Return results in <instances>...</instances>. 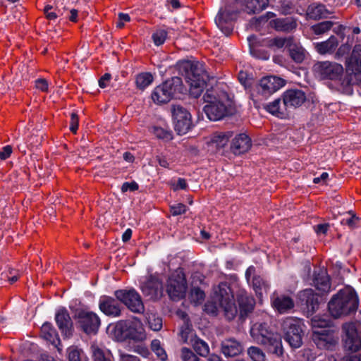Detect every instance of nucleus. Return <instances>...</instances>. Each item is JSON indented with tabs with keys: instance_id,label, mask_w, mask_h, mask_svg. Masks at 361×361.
Listing matches in <instances>:
<instances>
[{
	"instance_id": "f257e3e1",
	"label": "nucleus",
	"mask_w": 361,
	"mask_h": 361,
	"mask_svg": "<svg viewBox=\"0 0 361 361\" xmlns=\"http://www.w3.org/2000/svg\"><path fill=\"white\" fill-rule=\"evenodd\" d=\"M359 298L355 290L346 286L334 295L328 303L329 314L342 319L354 314L358 308Z\"/></svg>"
},
{
	"instance_id": "f03ea898",
	"label": "nucleus",
	"mask_w": 361,
	"mask_h": 361,
	"mask_svg": "<svg viewBox=\"0 0 361 361\" xmlns=\"http://www.w3.org/2000/svg\"><path fill=\"white\" fill-rule=\"evenodd\" d=\"M203 99L207 103L204 112L211 121L220 120L232 112V100L225 92L212 87L207 90Z\"/></svg>"
},
{
	"instance_id": "7ed1b4c3",
	"label": "nucleus",
	"mask_w": 361,
	"mask_h": 361,
	"mask_svg": "<svg viewBox=\"0 0 361 361\" xmlns=\"http://www.w3.org/2000/svg\"><path fill=\"white\" fill-rule=\"evenodd\" d=\"M183 70L190 94L195 98L200 97L209 80L204 66L200 63L186 62L183 65Z\"/></svg>"
},
{
	"instance_id": "20e7f679",
	"label": "nucleus",
	"mask_w": 361,
	"mask_h": 361,
	"mask_svg": "<svg viewBox=\"0 0 361 361\" xmlns=\"http://www.w3.org/2000/svg\"><path fill=\"white\" fill-rule=\"evenodd\" d=\"M250 335L256 343L272 347L274 353L277 355L283 353L280 336L270 331L267 324L262 323L253 324L250 329Z\"/></svg>"
},
{
	"instance_id": "39448f33",
	"label": "nucleus",
	"mask_w": 361,
	"mask_h": 361,
	"mask_svg": "<svg viewBox=\"0 0 361 361\" xmlns=\"http://www.w3.org/2000/svg\"><path fill=\"white\" fill-rule=\"evenodd\" d=\"M115 334L121 341L129 338L135 341H142L147 338L144 326L137 318L118 322L115 326Z\"/></svg>"
},
{
	"instance_id": "423d86ee",
	"label": "nucleus",
	"mask_w": 361,
	"mask_h": 361,
	"mask_svg": "<svg viewBox=\"0 0 361 361\" xmlns=\"http://www.w3.org/2000/svg\"><path fill=\"white\" fill-rule=\"evenodd\" d=\"M214 300L219 304V307L223 310L228 319H233L235 317L238 308L233 300L231 289L226 283L219 285L215 290Z\"/></svg>"
},
{
	"instance_id": "0eeeda50",
	"label": "nucleus",
	"mask_w": 361,
	"mask_h": 361,
	"mask_svg": "<svg viewBox=\"0 0 361 361\" xmlns=\"http://www.w3.org/2000/svg\"><path fill=\"white\" fill-rule=\"evenodd\" d=\"M301 321L294 318H286L282 324L284 340L293 348H298L302 344L304 333Z\"/></svg>"
},
{
	"instance_id": "6e6552de",
	"label": "nucleus",
	"mask_w": 361,
	"mask_h": 361,
	"mask_svg": "<svg viewBox=\"0 0 361 361\" xmlns=\"http://www.w3.org/2000/svg\"><path fill=\"white\" fill-rule=\"evenodd\" d=\"M181 79L175 77L155 87L152 99L157 104L169 102L177 92H181Z\"/></svg>"
},
{
	"instance_id": "1a4fd4ad",
	"label": "nucleus",
	"mask_w": 361,
	"mask_h": 361,
	"mask_svg": "<svg viewBox=\"0 0 361 361\" xmlns=\"http://www.w3.org/2000/svg\"><path fill=\"white\" fill-rule=\"evenodd\" d=\"M341 338L344 348L350 352L361 349V330L356 322H345L341 327Z\"/></svg>"
},
{
	"instance_id": "9d476101",
	"label": "nucleus",
	"mask_w": 361,
	"mask_h": 361,
	"mask_svg": "<svg viewBox=\"0 0 361 361\" xmlns=\"http://www.w3.org/2000/svg\"><path fill=\"white\" fill-rule=\"evenodd\" d=\"M187 282L182 269H178L169 277L166 292L171 299L179 300L183 298L187 290Z\"/></svg>"
},
{
	"instance_id": "9b49d317",
	"label": "nucleus",
	"mask_w": 361,
	"mask_h": 361,
	"mask_svg": "<svg viewBox=\"0 0 361 361\" xmlns=\"http://www.w3.org/2000/svg\"><path fill=\"white\" fill-rule=\"evenodd\" d=\"M284 85V81L276 76H267L262 78L257 86L256 101L266 99L269 95L276 92Z\"/></svg>"
},
{
	"instance_id": "f8f14e48",
	"label": "nucleus",
	"mask_w": 361,
	"mask_h": 361,
	"mask_svg": "<svg viewBox=\"0 0 361 361\" xmlns=\"http://www.w3.org/2000/svg\"><path fill=\"white\" fill-rule=\"evenodd\" d=\"M115 296L133 312L141 313L145 310L140 295L134 289L116 290Z\"/></svg>"
},
{
	"instance_id": "ddd939ff",
	"label": "nucleus",
	"mask_w": 361,
	"mask_h": 361,
	"mask_svg": "<svg viewBox=\"0 0 361 361\" xmlns=\"http://www.w3.org/2000/svg\"><path fill=\"white\" fill-rule=\"evenodd\" d=\"M174 129L179 135L186 134L192 126L190 113L179 105L173 106L172 110Z\"/></svg>"
},
{
	"instance_id": "4468645a",
	"label": "nucleus",
	"mask_w": 361,
	"mask_h": 361,
	"mask_svg": "<svg viewBox=\"0 0 361 361\" xmlns=\"http://www.w3.org/2000/svg\"><path fill=\"white\" fill-rule=\"evenodd\" d=\"M312 338L318 348L325 350H332L338 341V338L334 331L324 328L314 330Z\"/></svg>"
},
{
	"instance_id": "2eb2a0df",
	"label": "nucleus",
	"mask_w": 361,
	"mask_h": 361,
	"mask_svg": "<svg viewBox=\"0 0 361 361\" xmlns=\"http://www.w3.org/2000/svg\"><path fill=\"white\" fill-rule=\"evenodd\" d=\"M236 16V10L231 5H226L220 8L215 18V23L222 32L228 35L233 30V23Z\"/></svg>"
},
{
	"instance_id": "dca6fc26",
	"label": "nucleus",
	"mask_w": 361,
	"mask_h": 361,
	"mask_svg": "<svg viewBox=\"0 0 361 361\" xmlns=\"http://www.w3.org/2000/svg\"><path fill=\"white\" fill-rule=\"evenodd\" d=\"M314 73L322 79H337L343 73L341 64L334 62L323 61L315 63L313 66Z\"/></svg>"
},
{
	"instance_id": "f3484780",
	"label": "nucleus",
	"mask_w": 361,
	"mask_h": 361,
	"mask_svg": "<svg viewBox=\"0 0 361 361\" xmlns=\"http://www.w3.org/2000/svg\"><path fill=\"white\" fill-rule=\"evenodd\" d=\"M77 318L81 328L86 334H96L97 332L101 322L96 313L80 310L77 314Z\"/></svg>"
},
{
	"instance_id": "a211bd4d",
	"label": "nucleus",
	"mask_w": 361,
	"mask_h": 361,
	"mask_svg": "<svg viewBox=\"0 0 361 361\" xmlns=\"http://www.w3.org/2000/svg\"><path fill=\"white\" fill-rule=\"evenodd\" d=\"M232 137L231 131L217 132L208 137L206 143L209 150L219 152L224 149Z\"/></svg>"
},
{
	"instance_id": "6ab92c4d",
	"label": "nucleus",
	"mask_w": 361,
	"mask_h": 361,
	"mask_svg": "<svg viewBox=\"0 0 361 361\" xmlns=\"http://www.w3.org/2000/svg\"><path fill=\"white\" fill-rule=\"evenodd\" d=\"M284 105L288 111L300 106L306 100L305 92L300 90L291 89L286 90L283 94Z\"/></svg>"
},
{
	"instance_id": "aec40b11",
	"label": "nucleus",
	"mask_w": 361,
	"mask_h": 361,
	"mask_svg": "<svg viewBox=\"0 0 361 361\" xmlns=\"http://www.w3.org/2000/svg\"><path fill=\"white\" fill-rule=\"evenodd\" d=\"M252 145L251 140L245 133L236 135L231 140L230 151L234 155H240L249 151Z\"/></svg>"
},
{
	"instance_id": "412c9836",
	"label": "nucleus",
	"mask_w": 361,
	"mask_h": 361,
	"mask_svg": "<svg viewBox=\"0 0 361 361\" xmlns=\"http://www.w3.org/2000/svg\"><path fill=\"white\" fill-rule=\"evenodd\" d=\"M142 293L150 299H156L162 294V283L154 276H149L141 285Z\"/></svg>"
},
{
	"instance_id": "4be33fe9",
	"label": "nucleus",
	"mask_w": 361,
	"mask_h": 361,
	"mask_svg": "<svg viewBox=\"0 0 361 361\" xmlns=\"http://www.w3.org/2000/svg\"><path fill=\"white\" fill-rule=\"evenodd\" d=\"M99 310L106 315L119 317L121 315V306L118 301L109 296H102L99 302Z\"/></svg>"
},
{
	"instance_id": "5701e85b",
	"label": "nucleus",
	"mask_w": 361,
	"mask_h": 361,
	"mask_svg": "<svg viewBox=\"0 0 361 361\" xmlns=\"http://www.w3.org/2000/svg\"><path fill=\"white\" fill-rule=\"evenodd\" d=\"M347 70L358 78H361V46L354 47L350 57L346 62Z\"/></svg>"
},
{
	"instance_id": "b1692460",
	"label": "nucleus",
	"mask_w": 361,
	"mask_h": 361,
	"mask_svg": "<svg viewBox=\"0 0 361 361\" xmlns=\"http://www.w3.org/2000/svg\"><path fill=\"white\" fill-rule=\"evenodd\" d=\"M55 320L61 333L66 336L71 334L72 321L70 315L65 308H60L55 315Z\"/></svg>"
},
{
	"instance_id": "393cba45",
	"label": "nucleus",
	"mask_w": 361,
	"mask_h": 361,
	"mask_svg": "<svg viewBox=\"0 0 361 361\" xmlns=\"http://www.w3.org/2000/svg\"><path fill=\"white\" fill-rule=\"evenodd\" d=\"M90 350L93 361H114L111 351L101 343L96 341L92 342Z\"/></svg>"
},
{
	"instance_id": "a878e982",
	"label": "nucleus",
	"mask_w": 361,
	"mask_h": 361,
	"mask_svg": "<svg viewBox=\"0 0 361 361\" xmlns=\"http://www.w3.org/2000/svg\"><path fill=\"white\" fill-rule=\"evenodd\" d=\"M236 297L242 315L246 314L253 310L255 304V300L248 295L244 289H239L236 292Z\"/></svg>"
},
{
	"instance_id": "bb28decb",
	"label": "nucleus",
	"mask_w": 361,
	"mask_h": 361,
	"mask_svg": "<svg viewBox=\"0 0 361 361\" xmlns=\"http://www.w3.org/2000/svg\"><path fill=\"white\" fill-rule=\"evenodd\" d=\"M242 344L233 338L226 339L221 343V352L226 357H235L243 352Z\"/></svg>"
},
{
	"instance_id": "cd10ccee",
	"label": "nucleus",
	"mask_w": 361,
	"mask_h": 361,
	"mask_svg": "<svg viewBox=\"0 0 361 361\" xmlns=\"http://www.w3.org/2000/svg\"><path fill=\"white\" fill-rule=\"evenodd\" d=\"M299 298L310 311L314 312L318 308V295L312 289H305L300 292Z\"/></svg>"
},
{
	"instance_id": "c85d7f7f",
	"label": "nucleus",
	"mask_w": 361,
	"mask_h": 361,
	"mask_svg": "<svg viewBox=\"0 0 361 361\" xmlns=\"http://www.w3.org/2000/svg\"><path fill=\"white\" fill-rule=\"evenodd\" d=\"M271 304L279 313H285L294 306L292 299L284 295L273 296Z\"/></svg>"
},
{
	"instance_id": "c756f323",
	"label": "nucleus",
	"mask_w": 361,
	"mask_h": 361,
	"mask_svg": "<svg viewBox=\"0 0 361 361\" xmlns=\"http://www.w3.org/2000/svg\"><path fill=\"white\" fill-rule=\"evenodd\" d=\"M247 41L250 47V52L254 57L262 60H268L269 59V54L267 51L261 49V45L258 44L255 36L251 35L248 37Z\"/></svg>"
},
{
	"instance_id": "7c9ffc66",
	"label": "nucleus",
	"mask_w": 361,
	"mask_h": 361,
	"mask_svg": "<svg viewBox=\"0 0 361 361\" xmlns=\"http://www.w3.org/2000/svg\"><path fill=\"white\" fill-rule=\"evenodd\" d=\"M270 114L280 118H283L287 114L286 106L284 105L283 100L281 99H275L274 102L267 104L265 107Z\"/></svg>"
},
{
	"instance_id": "2f4dec72",
	"label": "nucleus",
	"mask_w": 361,
	"mask_h": 361,
	"mask_svg": "<svg viewBox=\"0 0 361 361\" xmlns=\"http://www.w3.org/2000/svg\"><path fill=\"white\" fill-rule=\"evenodd\" d=\"M338 44L336 37L331 36L326 41L315 44V48L320 54H330L335 50Z\"/></svg>"
},
{
	"instance_id": "473e14b6",
	"label": "nucleus",
	"mask_w": 361,
	"mask_h": 361,
	"mask_svg": "<svg viewBox=\"0 0 361 361\" xmlns=\"http://www.w3.org/2000/svg\"><path fill=\"white\" fill-rule=\"evenodd\" d=\"M330 13H331V11H328L322 4H311L307 10V16L315 20L327 18Z\"/></svg>"
},
{
	"instance_id": "72a5a7b5",
	"label": "nucleus",
	"mask_w": 361,
	"mask_h": 361,
	"mask_svg": "<svg viewBox=\"0 0 361 361\" xmlns=\"http://www.w3.org/2000/svg\"><path fill=\"white\" fill-rule=\"evenodd\" d=\"M314 284L318 290L322 292L329 291V277L325 271H321L314 276Z\"/></svg>"
},
{
	"instance_id": "f704fd0d",
	"label": "nucleus",
	"mask_w": 361,
	"mask_h": 361,
	"mask_svg": "<svg viewBox=\"0 0 361 361\" xmlns=\"http://www.w3.org/2000/svg\"><path fill=\"white\" fill-rule=\"evenodd\" d=\"M288 50L291 59L296 63H301L305 57V51L304 49L293 42L291 39V42L289 43Z\"/></svg>"
},
{
	"instance_id": "c9c22d12",
	"label": "nucleus",
	"mask_w": 361,
	"mask_h": 361,
	"mask_svg": "<svg viewBox=\"0 0 361 361\" xmlns=\"http://www.w3.org/2000/svg\"><path fill=\"white\" fill-rule=\"evenodd\" d=\"M269 4V0H246L245 8L249 13H259L265 9Z\"/></svg>"
},
{
	"instance_id": "e433bc0d",
	"label": "nucleus",
	"mask_w": 361,
	"mask_h": 361,
	"mask_svg": "<svg viewBox=\"0 0 361 361\" xmlns=\"http://www.w3.org/2000/svg\"><path fill=\"white\" fill-rule=\"evenodd\" d=\"M292 38L276 37L272 39H265L262 41V46L267 47L273 49H281L283 47L288 46L291 42Z\"/></svg>"
},
{
	"instance_id": "4c0bfd02",
	"label": "nucleus",
	"mask_w": 361,
	"mask_h": 361,
	"mask_svg": "<svg viewBox=\"0 0 361 361\" xmlns=\"http://www.w3.org/2000/svg\"><path fill=\"white\" fill-rule=\"evenodd\" d=\"M41 337L52 344H56L58 335L56 330L50 324L45 323L41 328Z\"/></svg>"
},
{
	"instance_id": "58836bf2",
	"label": "nucleus",
	"mask_w": 361,
	"mask_h": 361,
	"mask_svg": "<svg viewBox=\"0 0 361 361\" xmlns=\"http://www.w3.org/2000/svg\"><path fill=\"white\" fill-rule=\"evenodd\" d=\"M270 25L277 30L289 31L296 27V23L288 19H277L270 21Z\"/></svg>"
},
{
	"instance_id": "ea45409f",
	"label": "nucleus",
	"mask_w": 361,
	"mask_h": 361,
	"mask_svg": "<svg viewBox=\"0 0 361 361\" xmlns=\"http://www.w3.org/2000/svg\"><path fill=\"white\" fill-rule=\"evenodd\" d=\"M179 334L183 342L188 344L196 337L188 319L183 320V324L180 327Z\"/></svg>"
},
{
	"instance_id": "a19ab883",
	"label": "nucleus",
	"mask_w": 361,
	"mask_h": 361,
	"mask_svg": "<svg viewBox=\"0 0 361 361\" xmlns=\"http://www.w3.org/2000/svg\"><path fill=\"white\" fill-rule=\"evenodd\" d=\"M189 344L192 345L194 350L200 356L204 357L209 353L208 344L204 341L197 338V336L195 337Z\"/></svg>"
},
{
	"instance_id": "79ce46f5",
	"label": "nucleus",
	"mask_w": 361,
	"mask_h": 361,
	"mask_svg": "<svg viewBox=\"0 0 361 361\" xmlns=\"http://www.w3.org/2000/svg\"><path fill=\"white\" fill-rule=\"evenodd\" d=\"M151 349L161 361H166L167 360L168 355L159 340L154 339L152 341Z\"/></svg>"
},
{
	"instance_id": "37998d69",
	"label": "nucleus",
	"mask_w": 361,
	"mask_h": 361,
	"mask_svg": "<svg viewBox=\"0 0 361 361\" xmlns=\"http://www.w3.org/2000/svg\"><path fill=\"white\" fill-rule=\"evenodd\" d=\"M153 81V76L149 73H142L136 78V85L138 88L144 90Z\"/></svg>"
},
{
	"instance_id": "c03bdc74",
	"label": "nucleus",
	"mask_w": 361,
	"mask_h": 361,
	"mask_svg": "<svg viewBox=\"0 0 361 361\" xmlns=\"http://www.w3.org/2000/svg\"><path fill=\"white\" fill-rule=\"evenodd\" d=\"M252 286L256 292V294L259 296H262L263 291L267 292L268 289V285L260 276H255L252 280Z\"/></svg>"
},
{
	"instance_id": "a18cd8bd",
	"label": "nucleus",
	"mask_w": 361,
	"mask_h": 361,
	"mask_svg": "<svg viewBox=\"0 0 361 361\" xmlns=\"http://www.w3.org/2000/svg\"><path fill=\"white\" fill-rule=\"evenodd\" d=\"M247 354L252 361H266L264 353L258 347H250L247 349Z\"/></svg>"
},
{
	"instance_id": "49530a36",
	"label": "nucleus",
	"mask_w": 361,
	"mask_h": 361,
	"mask_svg": "<svg viewBox=\"0 0 361 361\" xmlns=\"http://www.w3.org/2000/svg\"><path fill=\"white\" fill-rule=\"evenodd\" d=\"M153 134L159 139L165 141H169L172 139V133L171 130L157 126L152 128Z\"/></svg>"
},
{
	"instance_id": "de8ad7c7",
	"label": "nucleus",
	"mask_w": 361,
	"mask_h": 361,
	"mask_svg": "<svg viewBox=\"0 0 361 361\" xmlns=\"http://www.w3.org/2000/svg\"><path fill=\"white\" fill-rule=\"evenodd\" d=\"M147 320L149 324V326L152 330L158 331L162 328L161 318L157 317L155 314H147Z\"/></svg>"
},
{
	"instance_id": "09e8293b",
	"label": "nucleus",
	"mask_w": 361,
	"mask_h": 361,
	"mask_svg": "<svg viewBox=\"0 0 361 361\" xmlns=\"http://www.w3.org/2000/svg\"><path fill=\"white\" fill-rule=\"evenodd\" d=\"M333 26L331 21H324L312 25L311 29L316 35H322L329 31Z\"/></svg>"
},
{
	"instance_id": "8fccbe9b",
	"label": "nucleus",
	"mask_w": 361,
	"mask_h": 361,
	"mask_svg": "<svg viewBox=\"0 0 361 361\" xmlns=\"http://www.w3.org/2000/svg\"><path fill=\"white\" fill-rule=\"evenodd\" d=\"M205 297V294L203 290L199 288H193L190 290V300L195 305L201 303Z\"/></svg>"
},
{
	"instance_id": "3c124183",
	"label": "nucleus",
	"mask_w": 361,
	"mask_h": 361,
	"mask_svg": "<svg viewBox=\"0 0 361 361\" xmlns=\"http://www.w3.org/2000/svg\"><path fill=\"white\" fill-rule=\"evenodd\" d=\"M167 37V32L164 30H157L153 35H152V39L154 43L157 46L161 45L164 43Z\"/></svg>"
},
{
	"instance_id": "603ef678",
	"label": "nucleus",
	"mask_w": 361,
	"mask_h": 361,
	"mask_svg": "<svg viewBox=\"0 0 361 361\" xmlns=\"http://www.w3.org/2000/svg\"><path fill=\"white\" fill-rule=\"evenodd\" d=\"M180 357L183 361H199L197 356L188 348L181 349Z\"/></svg>"
},
{
	"instance_id": "864d4df0",
	"label": "nucleus",
	"mask_w": 361,
	"mask_h": 361,
	"mask_svg": "<svg viewBox=\"0 0 361 361\" xmlns=\"http://www.w3.org/2000/svg\"><path fill=\"white\" fill-rule=\"evenodd\" d=\"M274 15L273 13H267L266 16H261L258 18H252L250 22V26L254 29L258 30L259 26L258 24H261L262 23L267 22V17H273Z\"/></svg>"
},
{
	"instance_id": "5fc2aeb1",
	"label": "nucleus",
	"mask_w": 361,
	"mask_h": 361,
	"mask_svg": "<svg viewBox=\"0 0 361 361\" xmlns=\"http://www.w3.org/2000/svg\"><path fill=\"white\" fill-rule=\"evenodd\" d=\"M68 357L69 361H81L79 350L73 346L68 348Z\"/></svg>"
},
{
	"instance_id": "6e6d98bb",
	"label": "nucleus",
	"mask_w": 361,
	"mask_h": 361,
	"mask_svg": "<svg viewBox=\"0 0 361 361\" xmlns=\"http://www.w3.org/2000/svg\"><path fill=\"white\" fill-rule=\"evenodd\" d=\"M186 212V206L181 203H178L171 206V212L173 216L180 215Z\"/></svg>"
},
{
	"instance_id": "4d7b16f0",
	"label": "nucleus",
	"mask_w": 361,
	"mask_h": 361,
	"mask_svg": "<svg viewBox=\"0 0 361 361\" xmlns=\"http://www.w3.org/2000/svg\"><path fill=\"white\" fill-rule=\"evenodd\" d=\"M358 221L359 219L355 215H351L350 216L343 218L341 224L348 225L350 228H354L357 226Z\"/></svg>"
},
{
	"instance_id": "13d9d810",
	"label": "nucleus",
	"mask_w": 361,
	"mask_h": 361,
	"mask_svg": "<svg viewBox=\"0 0 361 361\" xmlns=\"http://www.w3.org/2000/svg\"><path fill=\"white\" fill-rule=\"evenodd\" d=\"M138 189V184L135 182H126L121 186L122 192H126L128 191L133 192Z\"/></svg>"
},
{
	"instance_id": "bf43d9fd",
	"label": "nucleus",
	"mask_w": 361,
	"mask_h": 361,
	"mask_svg": "<svg viewBox=\"0 0 361 361\" xmlns=\"http://www.w3.org/2000/svg\"><path fill=\"white\" fill-rule=\"evenodd\" d=\"M171 187L173 190H186L188 188V184L184 178H179L176 183H171Z\"/></svg>"
},
{
	"instance_id": "052dcab7",
	"label": "nucleus",
	"mask_w": 361,
	"mask_h": 361,
	"mask_svg": "<svg viewBox=\"0 0 361 361\" xmlns=\"http://www.w3.org/2000/svg\"><path fill=\"white\" fill-rule=\"evenodd\" d=\"M78 128V116L76 113L73 112L71 115L70 130L75 133Z\"/></svg>"
},
{
	"instance_id": "680f3d73",
	"label": "nucleus",
	"mask_w": 361,
	"mask_h": 361,
	"mask_svg": "<svg viewBox=\"0 0 361 361\" xmlns=\"http://www.w3.org/2000/svg\"><path fill=\"white\" fill-rule=\"evenodd\" d=\"M35 87L42 92H47L49 87L48 82L44 78L37 79L35 80Z\"/></svg>"
},
{
	"instance_id": "e2e57ef3",
	"label": "nucleus",
	"mask_w": 361,
	"mask_h": 361,
	"mask_svg": "<svg viewBox=\"0 0 361 361\" xmlns=\"http://www.w3.org/2000/svg\"><path fill=\"white\" fill-rule=\"evenodd\" d=\"M12 153V147L11 145H6L1 148L0 150V159L5 160L8 159Z\"/></svg>"
},
{
	"instance_id": "0e129e2a",
	"label": "nucleus",
	"mask_w": 361,
	"mask_h": 361,
	"mask_svg": "<svg viewBox=\"0 0 361 361\" xmlns=\"http://www.w3.org/2000/svg\"><path fill=\"white\" fill-rule=\"evenodd\" d=\"M52 9L53 7L50 5L46 6L44 8V12L47 18L51 20H55L58 16V14L56 12L52 11Z\"/></svg>"
},
{
	"instance_id": "69168bd1",
	"label": "nucleus",
	"mask_w": 361,
	"mask_h": 361,
	"mask_svg": "<svg viewBox=\"0 0 361 361\" xmlns=\"http://www.w3.org/2000/svg\"><path fill=\"white\" fill-rule=\"evenodd\" d=\"M130 18L128 14L120 13L118 14V21L117 22V27L121 28L124 26L125 23L129 22Z\"/></svg>"
},
{
	"instance_id": "338daca9",
	"label": "nucleus",
	"mask_w": 361,
	"mask_h": 361,
	"mask_svg": "<svg viewBox=\"0 0 361 361\" xmlns=\"http://www.w3.org/2000/svg\"><path fill=\"white\" fill-rule=\"evenodd\" d=\"M119 361H140L139 357L135 355L124 353L121 351L119 352Z\"/></svg>"
},
{
	"instance_id": "774afa93",
	"label": "nucleus",
	"mask_w": 361,
	"mask_h": 361,
	"mask_svg": "<svg viewBox=\"0 0 361 361\" xmlns=\"http://www.w3.org/2000/svg\"><path fill=\"white\" fill-rule=\"evenodd\" d=\"M111 75L109 73H105L99 80V85L101 88H104L109 85Z\"/></svg>"
}]
</instances>
